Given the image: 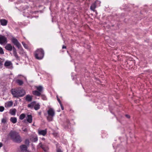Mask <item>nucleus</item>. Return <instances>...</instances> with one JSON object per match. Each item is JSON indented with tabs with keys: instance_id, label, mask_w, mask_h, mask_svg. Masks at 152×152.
<instances>
[{
	"instance_id": "1",
	"label": "nucleus",
	"mask_w": 152,
	"mask_h": 152,
	"mask_svg": "<svg viewBox=\"0 0 152 152\" xmlns=\"http://www.w3.org/2000/svg\"><path fill=\"white\" fill-rule=\"evenodd\" d=\"M9 135L11 139L15 142L19 143L22 141L20 136L16 132L11 131L9 133Z\"/></svg>"
},
{
	"instance_id": "2",
	"label": "nucleus",
	"mask_w": 152,
	"mask_h": 152,
	"mask_svg": "<svg viewBox=\"0 0 152 152\" xmlns=\"http://www.w3.org/2000/svg\"><path fill=\"white\" fill-rule=\"evenodd\" d=\"M34 55L35 58L38 60L42 59L44 55V52L42 48L37 49L35 52Z\"/></svg>"
},
{
	"instance_id": "3",
	"label": "nucleus",
	"mask_w": 152,
	"mask_h": 152,
	"mask_svg": "<svg viewBox=\"0 0 152 152\" xmlns=\"http://www.w3.org/2000/svg\"><path fill=\"white\" fill-rule=\"evenodd\" d=\"M48 116L47 117V120L49 121L53 120V117L55 115V112L54 110L52 108H50L47 111Z\"/></svg>"
},
{
	"instance_id": "4",
	"label": "nucleus",
	"mask_w": 152,
	"mask_h": 152,
	"mask_svg": "<svg viewBox=\"0 0 152 152\" xmlns=\"http://www.w3.org/2000/svg\"><path fill=\"white\" fill-rule=\"evenodd\" d=\"M11 91L12 95H25L26 93L24 90L18 88L12 89Z\"/></svg>"
},
{
	"instance_id": "5",
	"label": "nucleus",
	"mask_w": 152,
	"mask_h": 152,
	"mask_svg": "<svg viewBox=\"0 0 152 152\" xmlns=\"http://www.w3.org/2000/svg\"><path fill=\"white\" fill-rule=\"evenodd\" d=\"M37 90L33 91V94L34 95H42L43 91V87L41 86H36Z\"/></svg>"
},
{
	"instance_id": "6",
	"label": "nucleus",
	"mask_w": 152,
	"mask_h": 152,
	"mask_svg": "<svg viewBox=\"0 0 152 152\" xmlns=\"http://www.w3.org/2000/svg\"><path fill=\"white\" fill-rule=\"evenodd\" d=\"M12 42L16 45L18 48L20 49V50H23V49L21 47L20 43L18 42V40L15 38L13 37L11 39Z\"/></svg>"
},
{
	"instance_id": "7",
	"label": "nucleus",
	"mask_w": 152,
	"mask_h": 152,
	"mask_svg": "<svg viewBox=\"0 0 152 152\" xmlns=\"http://www.w3.org/2000/svg\"><path fill=\"white\" fill-rule=\"evenodd\" d=\"M38 146L41 148L45 152H48L49 148L48 145L45 144H42L40 142Z\"/></svg>"
},
{
	"instance_id": "8",
	"label": "nucleus",
	"mask_w": 152,
	"mask_h": 152,
	"mask_svg": "<svg viewBox=\"0 0 152 152\" xmlns=\"http://www.w3.org/2000/svg\"><path fill=\"white\" fill-rule=\"evenodd\" d=\"M7 42V38L4 36L0 35V44L4 45Z\"/></svg>"
},
{
	"instance_id": "9",
	"label": "nucleus",
	"mask_w": 152,
	"mask_h": 152,
	"mask_svg": "<svg viewBox=\"0 0 152 152\" xmlns=\"http://www.w3.org/2000/svg\"><path fill=\"white\" fill-rule=\"evenodd\" d=\"M4 66L7 68L12 69L13 68L12 64L11 61H6L5 62Z\"/></svg>"
},
{
	"instance_id": "10",
	"label": "nucleus",
	"mask_w": 152,
	"mask_h": 152,
	"mask_svg": "<svg viewBox=\"0 0 152 152\" xmlns=\"http://www.w3.org/2000/svg\"><path fill=\"white\" fill-rule=\"evenodd\" d=\"M26 120H24V122L26 123V121H27L28 122L31 123L32 122V117L31 115H28L26 117Z\"/></svg>"
},
{
	"instance_id": "11",
	"label": "nucleus",
	"mask_w": 152,
	"mask_h": 152,
	"mask_svg": "<svg viewBox=\"0 0 152 152\" xmlns=\"http://www.w3.org/2000/svg\"><path fill=\"white\" fill-rule=\"evenodd\" d=\"M38 132L39 135L44 136L47 133V130L46 129L43 130H39L38 131Z\"/></svg>"
},
{
	"instance_id": "12",
	"label": "nucleus",
	"mask_w": 152,
	"mask_h": 152,
	"mask_svg": "<svg viewBox=\"0 0 152 152\" xmlns=\"http://www.w3.org/2000/svg\"><path fill=\"white\" fill-rule=\"evenodd\" d=\"M97 7L96 5L94 3H93L90 7V9L93 11L95 12L97 15V13L96 10L95 9L96 7Z\"/></svg>"
},
{
	"instance_id": "13",
	"label": "nucleus",
	"mask_w": 152,
	"mask_h": 152,
	"mask_svg": "<svg viewBox=\"0 0 152 152\" xmlns=\"http://www.w3.org/2000/svg\"><path fill=\"white\" fill-rule=\"evenodd\" d=\"M12 47L10 44H7L5 47V49L7 50L11 51L12 50Z\"/></svg>"
},
{
	"instance_id": "14",
	"label": "nucleus",
	"mask_w": 152,
	"mask_h": 152,
	"mask_svg": "<svg viewBox=\"0 0 152 152\" xmlns=\"http://www.w3.org/2000/svg\"><path fill=\"white\" fill-rule=\"evenodd\" d=\"M36 101H33L27 105V107L31 109H32L34 108L35 104L36 103Z\"/></svg>"
},
{
	"instance_id": "15",
	"label": "nucleus",
	"mask_w": 152,
	"mask_h": 152,
	"mask_svg": "<svg viewBox=\"0 0 152 152\" xmlns=\"http://www.w3.org/2000/svg\"><path fill=\"white\" fill-rule=\"evenodd\" d=\"M56 152H63V151L61 150V147L58 143H56Z\"/></svg>"
},
{
	"instance_id": "16",
	"label": "nucleus",
	"mask_w": 152,
	"mask_h": 152,
	"mask_svg": "<svg viewBox=\"0 0 152 152\" xmlns=\"http://www.w3.org/2000/svg\"><path fill=\"white\" fill-rule=\"evenodd\" d=\"M8 21L5 19H1L0 20L1 24L3 26H6L7 23Z\"/></svg>"
},
{
	"instance_id": "17",
	"label": "nucleus",
	"mask_w": 152,
	"mask_h": 152,
	"mask_svg": "<svg viewBox=\"0 0 152 152\" xmlns=\"http://www.w3.org/2000/svg\"><path fill=\"white\" fill-rule=\"evenodd\" d=\"M20 148L21 152H25L27 150V146L24 145H22L20 146Z\"/></svg>"
},
{
	"instance_id": "18",
	"label": "nucleus",
	"mask_w": 152,
	"mask_h": 152,
	"mask_svg": "<svg viewBox=\"0 0 152 152\" xmlns=\"http://www.w3.org/2000/svg\"><path fill=\"white\" fill-rule=\"evenodd\" d=\"M13 102L12 101H8L5 103V107H11L13 105Z\"/></svg>"
},
{
	"instance_id": "19",
	"label": "nucleus",
	"mask_w": 152,
	"mask_h": 152,
	"mask_svg": "<svg viewBox=\"0 0 152 152\" xmlns=\"http://www.w3.org/2000/svg\"><path fill=\"white\" fill-rule=\"evenodd\" d=\"M16 110L15 109H10V113L12 115H15Z\"/></svg>"
},
{
	"instance_id": "20",
	"label": "nucleus",
	"mask_w": 152,
	"mask_h": 152,
	"mask_svg": "<svg viewBox=\"0 0 152 152\" xmlns=\"http://www.w3.org/2000/svg\"><path fill=\"white\" fill-rule=\"evenodd\" d=\"M40 108V105L39 103H36L34 105V108L36 110H37L39 109Z\"/></svg>"
},
{
	"instance_id": "21",
	"label": "nucleus",
	"mask_w": 152,
	"mask_h": 152,
	"mask_svg": "<svg viewBox=\"0 0 152 152\" xmlns=\"http://www.w3.org/2000/svg\"><path fill=\"white\" fill-rule=\"evenodd\" d=\"M10 121L13 124H15L17 121V119L16 117H11L10 119Z\"/></svg>"
},
{
	"instance_id": "22",
	"label": "nucleus",
	"mask_w": 152,
	"mask_h": 152,
	"mask_svg": "<svg viewBox=\"0 0 152 152\" xmlns=\"http://www.w3.org/2000/svg\"><path fill=\"white\" fill-rule=\"evenodd\" d=\"M16 82L20 86L22 85L23 83V82L22 80L19 79L17 80Z\"/></svg>"
},
{
	"instance_id": "23",
	"label": "nucleus",
	"mask_w": 152,
	"mask_h": 152,
	"mask_svg": "<svg viewBox=\"0 0 152 152\" xmlns=\"http://www.w3.org/2000/svg\"><path fill=\"white\" fill-rule=\"evenodd\" d=\"M25 99L26 101L30 102L32 100V97L31 96H26Z\"/></svg>"
},
{
	"instance_id": "24",
	"label": "nucleus",
	"mask_w": 152,
	"mask_h": 152,
	"mask_svg": "<svg viewBox=\"0 0 152 152\" xmlns=\"http://www.w3.org/2000/svg\"><path fill=\"white\" fill-rule=\"evenodd\" d=\"M94 3L96 5L97 7H99L100 6V4L101 3V1H100L96 0Z\"/></svg>"
},
{
	"instance_id": "25",
	"label": "nucleus",
	"mask_w": 152,
	"mask_h": 152,
	"mask_svg": "<svg viewBox=\"0 0 152 152\" xmlns=\"http://www.w3.org/2000/svg\"><path fill=\"white\" fill-rule=\"evenodd\" d=\"M66 123L67 124V126H65V128L66 129L68 128V126L69 125H70V123H69V120L68 119H66Z\"/></svg>"
},
{
	"instance_id": "26",
	"label": "nucleus",
	"mask_w": 152,
	"mask_h": 152,
	"mask_svg": "<svg viewBox=\"0 0 152 152\" xmlns=\"http://www.w3.org/2000/svg\"><path fill=\"white\" fill-rule=\"evenodd\" d=\"M25 117V114L24 113L21 114L19 116V119L20 120H23Z\"/></svg>"
},
{
	"instance_id": "27",
	"label": "nucleus",
	"mask_w": 152,
	"mask_h": 152,
	"mask_svg": "<svg viewBox=\"0 0 152 152\" xmlns=\"http://www.w3.org/2000/svg\"><path fill=\"white\" fill-rule=\"evenodd\" d=\"M13 55L17 60H20V57L18 56L17 53L13 54Z\"/></svg>"
},
{
	"instance_id": "28",
	"label": "nucleus",
	"mask_w": 152,
	"mask_h": 152,
	"mask_svg": "<svg viewBox=\"0 0 152 152\" xmlns=\"http://www.w3.org/2000/svg\"><path fill=\"white\" fill-rule=\"evenodd\" d=\"M22 43L25 48L26 49L28 48V45L26 44L24 42H22Z\"/></svg>"
},
{
	"instance_id": "29",
	"label": "nucleus",
	"mask_w": 152,
	"mask_h": 152,
	"mask_svg": "<svg viewBox=\"0 0 152 152\" xmlns=\"http://www.w3.org/2000/svg\"><path fill=\"white\" fill-rule=\"evenodd\" d=\"M7 122V120L6 118H2V119L1 120V122L2 123L5 124Z\"/></svg>"
},
{
	"instance_id": "30",
	"label": "nucleus",
	"mask_w": 152,
	"mask_h": 152,
	"mask_svg": "<svg viewBox=\"0 0 152 152\" xmlns=\"http://www.w3.org/2000/svg\"><path fill=\"white\" fill-rule=\"evenodd\" d=\"M0 53L1 54H3L4 53V52L2 48L0 47Z\"/></svg>"
},
{
	"instance_id": "31",
	"label": "nucleus",
	"mask_w": 152,
	"mask_h": 152,
	"mask_svg": "<svg viewBox=\"0 0 152 152\" xmlns=\"http://www.w3.org/2000/svg\"><path fill=\"white\" fill-rule=\"evenodd\" d=\"M38 140V138L37 137H35L33 138L32 140V141L34 142H36Z\"/></svg>"
},
{
	"instance_id": "32",
	"label": "nucleus",
	"mask_w": 152,
	"mask_h": 152,
	"mask_svg": "<svg viewBox=\"0 0 152 152\" xmlns=\"http://www.w3.org/2000/svg\"><path fill=\"white\" fill-rule=\"evenodd\" d=\"M12 50L13 52V54L17 53L16 50V48L14 47H12Z\"/></svg>"
},
{
	"instance_id": "33",
	"label": "nucleus",
	"mask_w": 152,
	"mask_h": 152,
	"mask_svg": "<svg viewBox=\"0 0 152 152\" xmlns=\"http://www.w3.org/2000/svg\"><path fill=\"white\" fill-rule=\"evenodd\" d=\"M22 130L23 131L25 132H28V129L27 128H22Z\"/></svg>"
},
{
	"instance_id": "34",
	"label": "nucleus",
	"mask_w": 152,
	"mask_h": 152,
	"mask_svg": "<svg viewBox=\"0 0 152 152\" xmlns=\"http://www.w3.org/2000/svg\"><path fill=\"white\" fill-rule=\"evenodd\" d=\"M4 109V107L3 106H0V112H2Z\"/></svg>"
},
{
	"instance_id": "35",
	"label": "nucleus",
	"mask_w": 152,
	"mask_h": 152,
	"mask_svg": "<svg viewBox=\"0 0 152 152\" xmlns=\"http://www.w3.org/2000/svg\"><path fill=\"white\" fill-rule=\"evenodd\" d=\"M56 97H57V100L58 102L59 103V104H62L60 99H59V98H58V96H57Z\"/></svg>"
},
{
	"instance_id": "36",
	"label": "nucleus",
	"mask_w": 152,
	"mask_h": 152,
	"mask_svg": "<svg viewBox=\"0 0 152 152\" xmlns=\"http://www.w3.org/2000/svg\"><path fill=\"white\" fill-rule=\"evenodd\" d=\"M25 143L26 144H29V140L28 139L26 140L25 141Z\"/></svg>"
},
{
	"instance_id": "37",
	"label": "nucleus",
	"mask_w": 152,
	"mask_h": 152,
	"mask_svg": "<svg viewBox=\"0 0 152 152\" xmlns=\"http://www.w3.org/2000/svg\"><path fill=\"white\" fill-rule=\"evenodd\" d=\"M125 116L127 118H130V116L129 115L126 114L125 115Z\"/></svg>"
},
{
	"instance_id": "38",
	"label": "nucleus",
	"mask_w": 152,
	"mask_h": 152,
	"mask_svg": "<svg viewBox=\"0 0 152 152\" xmlns=\"http://www.w3.org/2000/svg\"><path fill=\"white\" fill-rule=\"evenodd\" d=\"M14 97H16V98H18L19 97H21L23 96H14Z\"/></svg>"
},
{
	"instance_id": "39",
	"label": "nucleus",
	"mask_w": 152,
	"mask_h": 152,
	"mask_svg": "<svg viewBox=\"0 0 152 152\" xmlns=\"http://www.w3.org/2000/svg\"><path fill=\"white\" fill-rule=\"evenodd\" d=\"M60 104V105L61 106V109L62 110H64V108L63 106L62 105V104Z\"/></svg>"
},
{
	"instance_id": "40",
	"label": "nucleus",
	"mask_w": 152,
	"mask_h": 152,
	"mask_svg": "<svg viewBox=\"0 0 152 152\" xmlns=\"http://www.w3.org/2000/svg\"><path fill=\"white\" fill-rule=\"evenodd\" d=\"M42 96V99L44 100H45L46 99V98L45 96Z\"/></svg>"
},
{
	"instance_id": "41",
	"label": "nucleus",
	"mask_w": 152,
	"mask_h": 152,
	"mask_svg": "<svg viewBox=\"0 0 152 152\" xmlns=\"http://www.w3.org/2000/svg\"><path fill=\"white\" fill-rule=\"evenodd\" d=\"M66 46H64V45H63V46H62V49H65L66 48Z\"/></svg>"
},
{
	"instance_id": "42",
	"label": "nucleus",
	"mask_w": 152,
	"mask_h": 152,
	"mask_svg": "<svg viewBox=\"0 0 152 152\" xmlns=\"http://www.w3.org/2000/svg\"><path fill=\"white\" fill-rule=\"evenodd\" d=\"M3 64L2 62L1 61H0V66H1Z\"/></svg>"
},
{
	"instance_id": "43",
	"label": "nucleus",
	"mask_w": 152,
	"mask_h": 152,
	"mask_svg": "<svg viewBox=\"0 0 152 152\" xmlns=\"http://www.w3.org/2000/svg\"><path fill=\"white\" fill-rule=\"evenodd\" d=\"M7 90V89H6V88H3V91H6Z\"/></svg>"
},
{
	"instance_id": "44",
	"label": "nucleus",
	"mask_w": 152,
	"mask_h": 152,
	"mask_svg": "<svg viewBox=\"0 0 152 152\" xmlns=\"http://www.w3.org/2000/svg\"><path fill=\"white\" fill-rule=\"evenodd\" d=\"M38 113L39 115H40L41 114V112H39Z\"/></svg>"
},
{
	"instance_id": "45",
	"label": "nucleus",
	"mask_w": 152,
	"mask_h": 152,
	"mask_svg": "<svg viewBox=\"0 0 152 152\" xmlns=\"http://www.w3.org/2000/svg\"><path fill=\"white\" fill-rule=\"evenodd\" d=\"M35 17L36 18H37L38 17V16H35Z\"/></svg>"
},
{
	"instance_id": "46",
	"label": "nucleus",
	"mask_w": 152,
	"mask_h": 152,
	"mask_svg": "<svg viewBox=\"0 0 152 152\" xmlns=\"http://www.w3.org/2000/svg\"><path fill=\"white\" fill-rule=\"evenodd\" d=\"M25 80L26 81V77H25Z\"/></svg>"
},
{
	"instance_id": "47",
	"label": "nucleus",
	"mask_w": 152,
	"mask_h": 152,
	"mask_svg": "<svg viewBox=\"0 0 152 152\" xmlns=\"http://www.w3.org/2000/svg\"><path fill=\"white\" fill-rule=\"evenodd\" d=\"M49 8H50V10H51V7H50Z\"/></svg>"
},
{
	"instance_id": "48",
	"label": "nucleus",
	"mask_w": 152,
	"mask_h": 152,
	"mask_svg": "<svg viewBox=\"0 0 152 152\" xmlns=\"http://www.w3.org/2000/svg\"><path fill=\"white\" fill-rule=\"evenodd\" d=\"M25 12L26 11V9H25Z\"/></svg>"
},
{
	"instance_id": "49",
	"label": "nucleus",
	"mask_w": 152,
	"mask_h": 152,
	"mask_svg": "<svg viewBox=\"0 0 152 152\" xmlns=\"http://www.w3.org/2000/svg\"><path fill=\"white\" fill-rule=\"evenodd\" d=\"M20 75H18V76H20Z\"/></svg>"
}]
</instances>
